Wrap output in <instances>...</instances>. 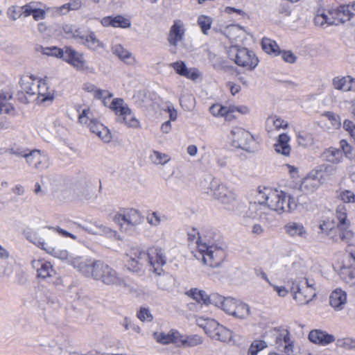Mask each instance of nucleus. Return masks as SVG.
Listing matches in <instances>:
<instances>
[{
    "label": "nucleus",
    "mask_w": 355,
    "mask_h": 355,
    "mask_svg": "<svg viewBox=\"0 0 355 355\" xmlns=\"http://www.w3.org/2000/svg\"><path fill=\"white\" fill-rule=\"evenodd\" d=\"M256 200L253 202L240 200L234 212L246 218H254L259 216L260 220L263 221L268 220L265 212L267 208L278 214H282L291 213L297 207V201L291 194L269 187H259Z\"/></svg>",
    "instance_id": "obj_1"
},
{
    "label": "nucleus",
    "mask_w": 355,
    "mask_h": 355,
    "mask_svg": "<svg viewBox=\"0 0 355 355\" xmlns=\"http://www.w3.org/2000/svg\"><path fill=\"white\" fill-rule=\"evenodd\" d=\"M71 265L86 277L99 281L107 286L127 287L128 284L112 267L101 260H92L75 257L71 260Z\"/></svg>",
    "instance_id": "obj_2"
},
{
    "label": "nucleus",
    "mask_w": 355,
    "mask_h": 355,
    "mask_svg": "<svg viewBox=\"0 0 355 355\" xmlns=\"http://www.w3.org/2000/svg\"><path fill=\"white\" fill-rule=\"evenodd\" d=\"M198 254L194 256L198 259H202L205 265L212 268H216L221 265L225 257V252L223 247L214 243L211 241H204L200 238L197 242Z\"/></svg>",
    "instance_id": "obj_3"
},
{
    "label": "nucleus",
    "mask_w": 355,
    "mask_h": 355,
    "mask_svg": "<svg viewBox=\"0 0 355 355\" xmlns=\"http://www.w3.org/2000/svg\"><path fill=\"white\" fill-rule=\"evenodd\" d=\"M230 59L242 67L252 70L258 64L259 60L254 53L246 48H241L238 46H232L227 50Z\"/></svg>",
    "instance_id": "obj_4"
},
{
    "label": "nucleus",
    "mask_w": 355,
    "mask_h": 355,
    "mask_svg": "<svg viewBox=\"0 0 355 355\" xmlns=\"http://www.w3.org/2000/svg\"><path fill=\"white\" fill-rule=\"evenodd\" d=\"M122 230L127 231L128 228H134L141 222L139 211L133 208L125 209L117 213L113 218Z\"/></svg>",
    "instance_id": "obj_5"
},
{
    "label": "nucleus",
    "mask_w": 355,
    "mask_h": 355,
    "mask_svg": "<svg viewBox=\"0 0 355 355\" xmlns=\"http://www.w3.org/2000/svg\"><path fill=\"white\" fill-rule=\"evenodd\" d=\"M345 206H339L336 210V217L338 220L337 225L338 235L333 236L335 241H342L349 243L354 236V233L349 230L350 223L347 219V212Z\"/></svg>",
    "instance_id": "obj_6"
},
{
    "label": "nucleus",
    "mask_w": 355,
    "mask_h": 355,
    "mask_svg": "<svg viewBox=\"0 0 355 355\" xmlns=\"http://www.w3.org/2000/svg\"><path fill=\"white\" fill-rule=\"evenodd\" d=\"M71 38L79 40V43L91 50L98 51L105 49V44L97 38L92 31H83L76 28Z\"/></svg>",
    "instance_id": "obj_7"
},
{
    "label": "nucleus",
    "mask_w": 355,
    "mask_h": 355,
    "mask_svg": "<svg viewBox=\"0 0 355 355\" xmlns=\"http://www.w3.org/2000/svg\"><path fill=\"white\" fill-rule=\"evenodd\" d=\"M129 259L127 261L128 270L139 275L144 272L145 267L148 265V254L146 252L138 249H132L128 254Z\"/></svg>",
    "instance_id": "obj_8"
},
{
    "label": "nucleus",
    "mask_w": 355,
    "mask_h": 355,
    "mask_svg": "<svg viewBox=\"0 0 355 355\" xmlns=\"http://www.w3.org/2000/svg\"><path fill=\"white\" fill-rule=\"evenodd\" d=\"M25 160L30 168L37 171L46 169L51 164L49 155L44 151L38 149H29Z\"/></svg>",
    "instance_id": "obj_9"
},
{
    "label": "nucleus",
    "mask_w": 355,
    "mask_h": 355,
    "mask_svg": "<svg viewBox=\"0 0 355 355\" xmlns=\"http://www.w3.org/2000/svg\"><path fill=\"white\" fill-rule=\"evenodd\" d=\"M148 265L153 272L160 275L163 271L162 266L166 263V258L163 250L158 247H153L148 250Z\"/></svg>",
    "instance_id": "obj_10"
},
{
    "label": "nucleus",
    "mask_w": 355,
    "mask_h": 355,
    "mask_svg": "<svg viewBox=\"0 0 355 355\" xmlns=\"http://www.w3.org/2000/svg\"><path fill=\"white\" fill-rule=\"evenodd\" d=\"M336 24H343L355 17V1L348 4H343L328 10Z\"/></svg>",
    "instance_id": "obj_11"
},
{
    "label": "nucleus",
    "mask_w": 355,
    "mask_h": 355,
    "mask_svg": "<svg viewBox=\"0 0 355 355\" xmlns=\"http://www.w3.org/2000/svg\"><path fill=\"white\" fill-rule=\"evenodd\" d=\"M205 331L211 338L221 342L229 341L232 338L231 331L215 320L207 322Z\"/></svg>",
    "instance_id": "obj_12"
},
{
    "label": "nucleus",
    "mask_w": 355,
    "mask_h": 355,
    "mask_svg": "<svg viewBox=\"0 0 355 355\" xmlns=\"http://www.w3.org/2000/svg\"><path fill=\"white\" fill-rule=\"evenodd\" d=\"M234 146L249 150V144L253 141L250 132L241 127H234L230 132Z\"/></svg>",
    "instance_id": "obj_13"
},
{
    "label": "nucleus",
    "mask_w": 355,
    "mask_h": 355,
    "mask_svg": "<svg viewBox=\"0 0 355 355\" xmlns=\"http://www.w3.org/2000/svg\"><path fill=\"white\" fill-rule=\"evenodd\" d=\"M83 229L88 233L94 235L105 236L110 239L123 240L116 231L112 230L111 228L98 221L91 223L90 224L84 226Z\"/></svg>",
    "instance_id": "obj_14"
},
{
    "label": "nucleus",
    "mask_w": 355,
    "mask_h": 355,
    "mask_svg": "<svg viewBox=\"0 0 355 355\" xmlns=\"http://www.w3.org/2000/svg\"><path fill=\"white\" fill-rule=\"evenodd\" d=\"M285 234L295 240H305L309 233L307 229L300 222L289 221L284 226Z\"/></svg>",
    "instance_id": "obj_15"
},
{
    "label": "nucleus",
    "mask_w": 355,
    "mask_h": 355,
    "mask_svg": "<svg viewBox=\"0 0 355 355\" xmlns=\"http://www.w3.org/2000/svg\"><path fill=\"white\" fill-rule=\"evenodd\" d=\"M320 171H312L304 178L300 184V189L304 193L309 194L316 191L321 184Z\"/></svg>",
    "instance_id": "obj_16"
},
{
    "label": "nucleus",
    "mask_w": 355,
    "mask_h": 355,
    "mask_svg": "<svg viewBox=\"0 0 355 355\" xmlns=\"http://www.w3.org/2000/svg\"><path fill=\"white\" fill-rule=\"evenodd\" d=\"M291 291L294 293V299L300 305L308 304L316 296V293L313 289L301 288L297 283L293 284Z\"/></svg>",
    "instance_id": "obj_17"
},
{
    "label": "nucleus",
    "mask_w": 355,
    "mask_h": 355,
    "mask_svg": "<svg viewBox=\"0 0 355 355\" xmlns=\"http://www.w3.org/2000/svg\"><path fill=\"white\" fill-rule=\"evenodd\" d=\"M63 60L69 63L77 69H83L86 64L83 54L69 46H65V54Z\"/></svg>",
    "instance_id": "obj_18"
},
{
    "label": "nucleus",
    "mask_w": 355,
    "mask_h": 355,
    "mask_svg": "<svg viewBox=\"0 0 355 355\" xmlns=\"http://www.w3.org/2000/svg\"><path fill=\"white\" fill-rule=\"evenodd\" d=\"M308 338L311 343L321 345H327L335 341L334 336L320 329L311 330Z\"/></svg>",
    "instance_id": "obj_19"
},
{
    "label": "nucleus",
    "mask_w": 355,
    "mask_h": 355,
    "mask_svg": "<svg viewBox=\"0 0 355 355\" xmlns=\"http://www.w3.org/2000/svg\"><path fill=\"white\" fill-rule=\"evenodd\" d=\"M28 239H29L34 244L37 245L40 248L46 251L49 254H51L55 258L60 259L61 260H66L68 259V252L65 250H61L57 248H53L45 243L44 242L40 241L37 238H30L27 236Z\"/></svg>",
    "instance_id": "obj_20"
},
{
    "label": "nucleus",
    "mask_w": 355,
    "mask_h": 355,
    "mask_svg": "<svg viewBox=\"0 0 355 355\" xmlns=\"http://www.w3.org/2000/svg\"><path fill=\"white\" fill-rule=\"evenodd\" d=\"M178 74L186 77L192 80H196L199 78V73L196 69H188L185 63L182 61H177L169 64Z\"/></svg>",
    "instance_id": "obj_21"
},
{
    "label": "nucleus",
    "mask_w": 355,
    "mask_h": 355,
    "mask_svg": "<svg viewBox=\"0 0 355 355\" xmlns=\"http://www.w3.org/2000/svg\"><path fill=\"white\" fill-rule=\"evenodd\" d=\"M88 127L92 132L96 134L104 142L110 141L112 135L110 130L96 119L92 121Z\"/></svg>",
    "instance_id": "obj_22"
},
{
    "label": "nucleus",
    "mask_w": 355,
    "mask_h": 355,
    "mask_svg": "<svg viewBox=\"0 0 355 355\" xmlns=\"http://www.w3.org/2000/svg\"><path fill=\"white\" fill-rule=\"evenodd\" d=\"M346 302L347 294L341 289L337 288L331 293L329 303L336 311L343 310Z\"/></svg>",
    "instance_id": "obj_23"
},
{
    "label": "nucleus",
    "mask_w": 355,
    "mask_h": 355,
    "mask_svg": "<svg viewBox=\"0 0 355 355\" xmlns=\"http://www.w3.org/2000/svg\"><path fill=\"white\" fill-rule=\"evenodd\" d=\"M32 266L37 269V277L40 278L46 279L55 275V270L49 262L35 260L32 261Z\"/></svg>",
    "instance_id": "obj_24"
},
{
    "label": "nucleus",
    "mask_w": 355,
    "mask_h": 355,
    "mask_svg": "<svg viewBox=\"0 0 355 355\" xmlns=\"http://www.w3.org/2000/svg\"><path fill=\"white\" fill-rule=\"evenodd\" d=\"M184 29L180 21H176L171 26L168 37V42L175 46L178 43L183 40Z\"/></svg>",
    "instance_id": "obj_25"
},
{
    "label": "nucleus",
    "mask_w": 355,
    "mask_h": 355,
    "mask_svg": "<svg viewBox=\"0 0 355 355\" xmlns=\"http://www.w3.org/2000/svg\"><path fill=\"white\" fill-rule=\"evenodd\" d=\"M219 202L224 205L226 209L234 212L236 205L239 203L240 200H238L235 192L227 187L225 193H223V196L219 200Z\"/></svg>",
    "instance_id": "obj_26"
},
{
    "label": "nucleus",
    "mask_w": 355,
    "mask_h": 355,
    "mask_svg": "<svg viewBox=\"0 0 355 355\" xmlns=\"http://www.w3.org/2000/svg\"><path fill=\"white\" fill-rule=\"evenodd\" d=\"M276 343L277 348L284 352L286 355H291L293 352V344L290 338V334L286 331L285 334L281 337H277Z\"/></svg>",
    "instance_id": "obj_27"
},
{
    "label": "nucleus",
    "mask_w": 355,
    "mask_h": 355,
    "mask_svg": "<svg viewBox=\"0 0 355 355\" xmlns=\"http://www.w3.org/2000/svg\"><path fill=\"white\" fill-rule=\"evenodd\" d=\"M63 343L52 338H41L38 340V345L44 350L50 352L53 355H56L57 351L62 347Z\"/></svg>",
    "instance_id": "obj_28"
},
{
    "label": "nucleus",
    "mask_w": 355,
    "mask_h": 355,
    "mask_svg": "<svg viewBox=\"0 0 355 355\" xmlns=\"http://www.w3.org/2000/svg\"><path fill=\"white\" fill-rule=\"evenodd\" d=\"M227 189V187L225 184L220 182L217 180L213 179L209 183V191L207 193L214 199L219 201L223 196V193H225Z\"/></svg>",
    "instance_id": "obj_29"
},
{
    "label": "nucleus",
    "mask_w": 355,
    "mask_h": 355,
    "mask_svg": "<svg viewBox=\"0 0 355 355\" xmlns=\"http://www.w3.org/2000/svg\"><path fill=\"white\" fill-rule=\"evenodd\" d=\"M12 97V95L10 92L0 93V114H14V107L9 102Z\"/></svg>",
    "instance_id": "obj_30"
},
{
    "label": "nucleus",
    "mask_w": 355,
    "mask_h": 355,
    "mask_svg": "<svg viewBox=\"0 0 355 355\" xmlns=\"http://www.w3.org/2000/svg\"><path fill=\"white\" fill-rule=\"evenodd\" d=\"M37 80L32 77L26 76L21 80V87L24 92L30 96L36 95Z\"/></svg>",
    "instance_id": "obj_31"
},
{
    "label": "nucleus",
    "mask_w": 355,
    "mask_h": 355,
    "mask_svg": "<svg viewBox=\"0 0 355 355\" xmlns=\"http://www.w3.org/2000/svg\"><path fill=\"white\" fill-rule=\"evenodd\" d=\"M314 24L317 26H322L324 24L335 25L336 22L328 12H326L324 10H318L314 18Z\"/></svg>",
    "instance_id": "obj_32"
},
{
    "label": "nucleus",
    "mask_w": 355,
    "mask_h": 355,
    "mask_svg": "<svg viewBox=\"0 0 355 355\" xmlns=\"http://www.w3.org/2000/svg\"><path fill=\"white\" fill-rule=\"evenodd\" d=\"M322 158L332 164H338L342 162L343 157L338 149L330 148L322 153Z\"/></svg>",
    "instance_id": "obj_33"
},
{
    "label": "nucleus",
    "mask_w": 355,
    "mask_h": 355,
    "mask_svg": "<svg viewBox=\"0 0 355 355\" xmlns=\"http://www.w3.org/2000/svg\"><path fill=\"white\" fill-rule=\"evenodd\" d=\"M351 76H337L332 80L334 88L342 92H348L352 90Z\"/></svg>",
    "instance_id": "obj_34"
},
{
    "label": "nucleus",
    "mask_w": 355,
    "mask_h": 355,
    "mask_svg": "<svg viewBox=\"0 0 355 355\" xmlns=\"http://www.w3.org/2000/svg\"><path fill=\"white\" fill-rule=\"evenodd\" d=\"M261 46L263 50L268 54L275 56L280 55V48L275 40L268 37H263L261 42Z\"/></svg>",
    "instance_id": "obj_35"
},
{
    "label": "nucleus",
    "mask_w": 355,
    "mask_h": 355,
    "mask_svg": "<svg viewBox=\"0 0 355 355\" xmlns=\"http://www.w3.org/2000/svg\"><path fill=\"white\" fill-rule=\"evenodd\" d=\"M112 52L114 55L118 56L120 60L128 64H132L135 61L132 53L124 49L121 44L113 46Z\"/></svg>",
    "instance_id": "obj_36"
},
{
    "label": "nucleus",
    "mask_w": 355,
    "mask_h": 355,
    "mask_svg": "<svg viewBox=\"0 0 355 355\" xmlns=\"http://www.w3.org/2000/svg\"><path fill=\"white\" fill-rule=\"evenodd\" d=\"M235 311L232 315L239 318L246 319L251 315L250 307L245 303L239 300L235 306Z\"/></svg>",
    "instance_id": "obj_37"
},
{
    "label": "nucleus",
    "mask_w": 355,
    "mask_h": 355,
    "mask_svg": "<svg viewBox=\"0 0 355 355\" xmlns=\"http://www.w3.org/2000/svg\"><path fill=\"white\" fill-rule=\"evenodd\" d=\"M121 116H119L117 121L125 123L128 128H137L139 127V120L133 115L130 109L125 112Z\"/></svg>",
    "instance_id": "obj_38"
},
{
    "label": "nucleus",
    "mask_w": 355,
    "mask_h": 355,
    "mask_svg": "<svg viewBox=\"0 0 355 355\" xmlns=\"http://www.w3.org/2000/svg\"><path fill=\"white\" fill-rule=\"evenodd\" d=\"M82 0H71L69 2L64 3V5L56 7V12L65 15L71 10H78L82 6Z\"/></svg>",
    "instance_id": "obj_39"
},
{
    "label": "nucleus",
    "mask_w": 355,
    "mask_h": 355,
    "mask_svg": "<svg viewBox=\"0 0 355 355\" xmlns=\"http://www.w3.org/2000/svg\"><path fill=\"white\" fill-rule=\"evenodd\" d=\"M37 87L38 89H36V95H37L38 97H43L41 99V101L53 99V96L51 93L49 92L48 87L44 81L42 80H37Z\"/></svg>",
    "instance_id": "obj_40"
},
{
    "label": "nucleus",
    "mask_w": 355,
    "mask_h": 355,
    "mask_svg": "<svg viewBox=\"0 0 355 355\" xmlns=\"http://www.w3.org/2000/svg\"><path fill=\"white\" fill-rule=\"evenodd\" d=\"M149 158L152 163L157 165H164L171 160V157L168 154L158 150H153Z\"/></svg>",
    "instance_id": "obj_41"
},
{
    "label": "nucleus",
    "mask_w": 355,
    "mask_h": 355,
    "mask_svg": "<svg viewBox=\"0 0 355 355\" xmlns=\"http://www.w3.org/2000/svg\"><path fill=\"white\" fill-rule=\"evenodd\" d=\"M110 108L114 110L117 115H119V116L125 114V112H128L130 109L122 98L113 99L110 105Z\"/></svg>",
    "instance_id": "obj_42"
},
{
    "label": "nucleus",
    "mask_w": 355,
    "mask_h": 355,
    "mask_svg": "<svg viewBox=\"0 0 355 355\" xmlns=\"http://www.w3.org/2000/svg\"><path fill=\"white\" fill-rule=\"evenodd\" d=\"M29 149L20 145L13 144L6 150V153L26 159Z\"/></svg>",
    "instance_id": "obj_43"
},
{
    "label": "nucleus",
    "mask_w": 355,
    "mask_h": 355,
    "mask_svg": "<svg viewBox=\"0 0 355 355\" xmlns=\"http://www.w3.org/2000/svg\"><path fill=\"white\" fill-rule=\"evenodd\" d=\"M203 343V338L197 334L184 335L182 347H193L201 345Z\"/></svg>",
    "instance_id": "obj_44"
},
{
    "label": "nucleus",
    "mask_w": 355,
    "mask_h": 355,
    "mask_svg": "<svg viewBox=\"0 0 355 355\" xmlns=\"http://www.w3.org/2000/svg\"><path fill=\"white\" fill-rule=\"evenodd\" d=\"M268 347V343L263 340H254L250 345L247 355H257L258 353Z\"/></svg>",
    "instance_id": "obj_45"
},
{
    "label": "nucleus",
    "mask_w": 355,
    "mask_h": 355,
    "mask_svg": "<svg viewBox=\"0 0 355 355\" xmlns=\"http://www.w3.org/2000/svg\"><path fill=\"white\" fill-rule=\"evenodd\" d=\"M189 296L191 297L198 303L206 304L208 295L202 290L192 288L188 292Z\"/></svg>",
    "instance_id": "obj_46"
},
{
    "label": "nucleus",
    "mask_w": 355,
    "mask_h": 355,
    "mask_svg": "<svg viewBox=\"0 0 355 355\" xmlns=\"http://www.w3.org/2000/svg\"><path fill=\"white\" fill-rule=\"evenodd\" d=\"M92 188L87 182L81 186L77 191V196L80 200H88L91 198L93 193Z\"/></svg>",
    "instance_id": "obj_47"
},
{
    "label": "nucleus",
    "mask_w": 355,
    "mask_h": 355,
    "mask_svg": "<svg viewBox=\"0 0 355 355\" xmlns=\"http://www.w3.org/2000/svg\"><path fill=\"white\" fill-rule=\"evenodd\" d=\"M94 114L89 108L84 109L78 115V122L80 124L87 125L89 126V123L92 121H94Z\"/></svg>",
    "instance_id": "obj_48"
},
{
    "label": "nucleus",
    "mask_w": 355,
    "mask_h": 355,
    "mask_svg": "<svg viewBox=\"0 0 355 355\" xmlns=\"http://www.w3.org/2000/svg\"><path fill=\"white\" fill-rule=\"evenodd\" d=\"M239 300H236L233 297H225L221 309L227 314L232 315L234 311H235V306Z\"/></svg>",
    "instance_id": "obj_49"
},
{
    "label": "nucleus",
    "mask_w": 355,
    "mask_h": 355,
    "mask_svg": "<svg viewBox=\"0 0 355 355\" xmlns=\"http://www.w3.org/2000/svg\"><path fill=\"white\" fill-rule=\"evenodd\" d=\"M225 298L218 293H211L208 295L206 305L213 304L221 309Z\"/></svg>",
    "instance_id": "obj_50"
},
{
    "label": "nucleus",
    "mask_w": 355,
    "mask_h": 355,
    "mask_svg": "<svg viewBox=\"0 0 355 355\" xmlns=\"http://www.w3.org/2000/svg\"><path fill=\"white\" fill-rule=\"evenodd\" d=\"M131 26L130 21L121 15H117L113 17L112 27L114 28H129Z\"/></svg>",
    "instance_id": "obj_51"
},
{
    "label": "nucleus",
    "mask_w": 355,
    "mask_h": 355,
    "mask_svg": "<svg viewBox=\"0 0 355 355\" xmlns=\"http://www.w3.org/2000/svg\"><path fill=\"white\" fill-rule=\"evenodd\" d=\"M180 101L182 106L188 111L192 110L195 107V98L192 95L182 96Z\"/></svg>",
    "instance_id": "obj_52"
},
{
    "label": "nucleus",
    "mask_w": 355,
    "mask_h": 355,
    "mask_svg": "<svg viewBox=\"0 0 355 355\" xmlns=\"http://www.w3.org/2000/svg\"><path fill=\"white\" fill-rule=\"evenodd\" d=\"M198 23L202 33L204 34H207V31L211 28L212 19L209 17L201 15L198 17Z\"/></svg>",
    "instance_id": "obj_53"
},
{
    "label": "nucleus",
    "mask_w": 355,
    "mask_h": 355,
    "mask_svg": "<svg viewBox=\"0 0 355 355\" xmlns=\"http://www.w3.org/2000/svg\"><path fill=\"white\" fill-rule=\"evenodd\" d=\"M155 339L159 343L163 345H168L171 343V330L168 333L155 332L154 334Z\"/></svg>",
    "instance_id": "obj_54"
},
{
    "label": "nucleus",
    "mask_w": 355,
    "mask_h": 355,
    "mask_svg": "<svg viewBox=\"0 0 355 355\" xmlns=\"http://www.w3.org/2000/svg\"><path fill=\"white\" fill-rule=\"evenodd\" d=\"M39 6H42L41 2L31 1L21 6L22 15L25 17L32 15L35 8Z\"/></svg>",
    "instance_id": "obj_55"
},
{
    "label": "nucleus",
    "mask_w": 355,
    "mask_h": 355,
    "mask_svg": "<svg viewBox=\"0 0 355 355\" xmlns=\"http://www.w3.org/2000/svg\"><path fill=\"white\" fill-rule=\"evenodd\" d=\"M7 15L11 20H17L22 16L21 6L18 7L17 6H12L9 7L7 11Z\"/></svg>",
    "instance_id": "obj_56"
},
{
    "label": "nucleus",
    "mask_w": 355,
    "mask_h": 355,
    "mask_svg": "<svg viewBox=\"0 0 355 355\" xmlns=\"http://www.w3.org/2000/svg\"><path fill=\"white\" fill-rule=\"evenodd\" d=\"M241 28L237 25H231L226 28L225 33L230 40H235L241 31Z\"/></svg>",
    "instance_id": "obj_57"
},
{
    "label": "nucleus",
    "mask_w": 355,
    "mask_h": 355,
    "mask_svg": "<svg viewBox=\"0 0 355 355\" xmlns=\"http://www.w3.org/2000/svg\"><path fill=\"white\" fill-rule=\"evenodd\" d=\"M319 228L320 229L321 232L322 233H324L326 234H329L331 233H333L334 232H338V227L336 228H334V225L332 222L330 221H322L320 225Z\"/></svg>",
    "instance_id": "obj_58"
},
{
    "label": "nucleus",
    "mask_w": 355,
    "mask_h": 355,
    "mask_svg": "<svg viewBox=\"0 0 355 355\" xmlns=\"http://www.w3.org/2000/svg\"><path fill=\"white\" fill-rule=\"evenodd\" d=\"M184 340V335L181 334L178 331L171 329V343L178 347H182Z\"/></svg>",
    "instance_id": "obj_59"
},
{
    "label": "nucleus",
    "mask_w": 355,
    "mask_h": 355,
    "mask_svg": "<svg viewBox=\"0 0 355 355\" xmlns=\"http://www.w3.org/2000/svg\"><path fill=\"white\" fill-rule=\"evenodd\" d=\"M121 324L123 326L125 330L132 329L134 332L139 334L141 332V328L135 324L130 318L125 317Z\"/></svg>",
    "instance_id": "obj_60"
},
{
    "label": "nucleus",
    "mask_w": 355,
    "mask_h": 355,
    "mask_svg": "<svg viewBox=\"0 0 355 355\" xmlns=\"http://www.w3.org/2000/svg\"><path fill=\"white\" fill-rule=\"evenodd\" d=\"M165 217L164 216H161L157 212H153L147 216V220L148 223L153 226H157L160 224V223L164 219Z\"/></svg>",
    "instance_id": "obj_61"
},
{
    "label": "nucleus",
    "mask_w": 355,
    "mask_h": 355,
    "mask_svg": "<svg viewBox=\"0 0 355 355\" xmlns=\"http://www.w3.org/2000/svg\"><path fill=\"white\" fill-rule=\"evenodd\" d=\"M80 352L74 350L71 347L62 345L57 351L56 355H80Z\"/></svg>",
    "instance_id": "obj_62"
},
{
    "label": "nucleus",
    "mask_w": 355,
    "mask_h": 355,
    "mask_svg": "<svg viewBox=\"0 0 355 355\" xmlns=\"http://www.w3.org/2000/svg\"><path fill=\"white\" fill-rule=\"evenodd\" d=\"M138 318L144 322V321H151L153 319V315L150 311L146 308H141L139 311L137 313Z\"/></svg>",
    "instance_id": "obj_63"
},
{
    "label": "nucleus",
    "mask_w": 355,
    "mask_h": 355,
    "mask_svg": "<svg viewBox=\"0 0 355 355\" xmlns=\"http://www.w3.org/2000/svg\"><path fill=\"white\" fill-rule=\"evenodd\" d=\"M338 345L347 349L355 350V340L350 338H344L338 340Z\"/></svg>",
    "instance_id": "obj_64"
}]
</instances>
